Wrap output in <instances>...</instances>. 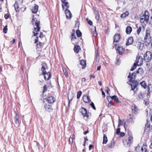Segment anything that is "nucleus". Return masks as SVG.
<instances>
[{"label": "nucleus", "mask_w": 152, "mask_h": 152, "mask_svg": "<svg viewBox=\"0 0 152 152\" xmlns=\"http://www.w3.org/2000/svg\"><path fill=\"white\" fill-rule=\"evenodd\" d=\"M43 108L45 111L47 112H50L53 110V108L52 104L46 103L45 101H43Z\"/></svg>", "instance_id": "7"}, {"label": "nucleus", "mask_w": 152, "mask_h": 152, "mask_svg": "<svg viewBox=\"0 0 152 152\" xmlns=\"http://www.w3.org/2000/svg\"><path fill=\"white\" fill-rule=\"evenodd\" d=\"M109 98H111L112 100L113 99L114 101L117 103H121V102L119 100L118 97L116 95H113L112 96H108Z\"/></svg>", "instance_id": "20"}, {"label": "nucleus", "mask_w": 152, "mask_h": 152, "mask_svg": "<svg viewBox=\"0 0 152 152\" xmlns=\"http://www.w3.org/2000/svg\"><path fill=\"white\" fill-rule=\"evenodd\" d=\"M125 135V134L123 132H121L120 133V137H123Z\"/></svg>", "instance_id": "55"}, {"label": "nucleus", "mask_w": 152, "mask_h": 152, "mask_svg": "<svg viewBox=\"0 0 152 152\" xmlns=\"http://www.w3.org/2000/svg\"><path fill=\"white\" fill-rule=\"evenodd\" d=\"M120 59L119 58H118L116 60V61L115 63V64H116V65H119L120 64Z\"/></svg>", "instance_id": "48"}, {"label": "nucleus", "mask_w": 152, "mask_h": 152, "mask_svg": "<svg viewBox=\"0 0 152 152\" xmlns=\"http://www.w3.org/2000/svg\"><path fill=\"white\" fill-rule=\"evenodd\" d=\"M137 34L138 35L140 34V32L142 30L144 31L145 30V28L143 25H142L138 27H137Z\"/></svg>", "instance_id": "25"}, {"label": "nucleus", "mask_w": 152, "mask_h": 152, "mask_svg": "<svg viewBox=\"0 0 152 152\" xmlns=\"http://www.w3.org/2000/svg\"><path fill=\"white\" fill-rule=\"evenodd\" d=\"M81 49L80 47L78 45H75L74 46L73 50L75 52L78 53L79 50Z\"/></svg>", "instance_id": "31"}, {"label": "nucleus", "mask_w": 152, "mask_h": 152, "mask_svg": "<svg viewBox=\"0 0 152 152\" xmlns=\"http://www.w3.org/2000/svg\"><path fill=\"white\" fill-rule=\"evenodd\" d=\"M140 84L141 87L144 89H145L147 88V93L146 96L148 97V96L150 97V87L148 86H147V83L145 81H142V82H140Z\"/></svg>", "instance_id": "8"}, {"label": "nucleus", "mask_w": 152, "mask_h": 152, "mask_svg": "<svg viewBox=\"0 0 152 152\" xmlns=\"http://www.w3.org/2000/svg\"><path fill=\"white\" fill-rule=\"evenodd\" d=\"M120 128H118L116 129V133L117 134H119L121 132H120Z\"/></svg>", "instance_id": "49"}, {"label": "nucleus", "mask_w": 152, "mask_h": 152, "mask_svg": "<svg viewBox=\"0 0 152 152\" xmlns=\"http://www.w3.org/2000/svg\"><path fill=\"white\" fill-rule=\"evenodd\" d=\"M100 15L99 13L98 12L96 14L95 18L96 20H99V19Z\"/></svg>", "instance_id": "46"}, {"label": "nucleus", "mask_w": 152, "mask_h": 152, "mask_svg": "<svg viewBox=\"0 0 152 152\" xmlns=\"http://www.w3.org/2000/svg\"><path fill=\"white\" fill-rule=\"evenodd\" d=\"M23 67L24 66L23 65H21V68L23 72Z\"/></svg>", "instance_id": "62"}, {"label": "nucleus", "mask_w": 152, "mask_h": 152, "mask_svg": "<svg viewBox=\"0 0 152 152\" xmlns=\"http://www.w3.org/2000/svg\"><path fill=\"white\" fill-rule=\"evenodd\" d=\"M44 36V35L42 32H40L39 34V37L40 38H42Z\"/></svg>", "instance_id": "52"}, {"label": "nucleus", "mask_w": 152, "mask_h": 152, "mask_svg": "<svg viewBox=\"0 0 152 152\" xmlns=\"http://www.w3.org/2000/svg\"><path fill=\"white\" fill-rule=\"evenodd\" d=\"M15 122V126L16 127H19L20 125V121L19 120V116L17 113H16V115L14 117Z\"/></svg>", "instance_id": "10"}, {"label": "nucleus", "mask_w": 152, "mask_h": 152, "mask_svg": "<svg viewBox=\"0 0 152 152\" xmlns=\"http://www.w3.org/2000/svg\"><path fill=\"white\" fill-rule=\"evenodd\" d=\"M147 148V145L145 144H143L141 148L142 152H148Z\"/></svg>", "instance_id": "29"}, {"label": "nucleus", "mask_w": 152, "mask_h": 152, "mask_svg": "<svg viewBox=\"0 0 152 152\" xmlns=\"http://www.w3.org/2000/svg\"><path fill=\"white\" fill-rule=\"evenodd\" d=\"M129 121L131 123H134V115L132 114H129Z\"/></svg>", "instance_id": "33"}, {"label": "nucleus", "mask_w": 152, "mask_h": 152, "mask_svg": "<svg viewBox=\"0 0 152 152\" xmlns=\"http://www.w3.org/2000/svg\"><path fill=\"white\" fill-rule=\"evenodd\" d=\"M86 78L85 77H83L81 81L82 82H85L86 81Z\"/></svg>", "instance_id": "59"}, {"label": "nucleus", "mask_w": 152, "mask_h": 152, "mask_svg": "<svg viewBox=\"0 0 152 152\" xmlns=\"http://www.w3.org/2000/svg\"><path fill=\"white\" fill-rule=\"evenodd\" d=\"M39 6L36 4H34V6L31 9V11L33 13L36 14L38 11Z\"/></svg>", "instance_id": "26"}, {"label": "nucleus", "mask_w": 152, "mask_h": 152, "mask_svg": "<svg viewBox=\"0 0 152 152\" xmlns=\"http://www.w3.org/2000/svg\"><path fill=\"white\" fill-rule=\"evenodd\" d=\"M15 39H14L12 41H10V43L11 45H13L15 42Z\"/></svg>", "instance_id": "58"}, {"label": "nucleus", "mask_w": 152, "mask_h": 152, "mask_svg": "<svg viewBox=\"0 0 152 152\" xmlns=\"http://www.w3.org/2000/svg\"><path fill=\"white\" fill-rule=\"evenodd\" d=\"M63 72L64 73L65 76L66 77H68L69 76L67 72L65 69L64 68H63Z\"/></svg>", "instance_id": "40"}, {"label": "nucleus", "mask_w": 152, "mask_h": 152, "mask_svg": "<svg viewBox=\"0 0 152 152\" xmlns=\"http://www.w3.org/2000/svg\"><path fill=\"white\" fill-rule=\"evenodd\" d=\"M127 135L128 136L127 144H131L132 143L133 140V134L131 132L128 131L127 133Z\"/></svg>", "instance_id": "11"}, {"label": "nucleus", "mask_w": 152, "mask_h": 152, "mask_svg": "<svg viewBox=\"0 0 152 152\" xmlns=\"http://www.w3.org/2000/svg\"><path fill=\"white\" fill-rule=\"evenodd\" d=\"M76 33L77 37H81L82 36V33L79 30H77L76 31Z\"/></svg>", "instance_id": "38"}, {"label": "nucleus", "mask_w": 152, "mask_h": 152, "mask_svg": "<svg viewBox=\"0 0 152 152\" xmlns=\"http://www.w3.org/2000/svg\"><path fill=\"white\" fill-rule=\"evenodd\" d=\"M120 39V35L118 33H116L113 37V43L118 42Z\"/></svg>", "instance_id": "19"}, {"label": "nucleus", "mask_w": 152, "mask_h": 152, "mask_svg": "<svg viewBox=\"0 0 152 152\" xmlns=\"http://www.w3.org/2000/svg\"><path fill=\"white\" fill-rule=\"evenodd\" d=\"M90 105L94 110H96V108L94 105V103L93 102H91Z\"/></svg>", "instance_id": "47"}, {"label": "nucleus", "mask_w": 152, "mask_h": 152, "mask_svg": "<svg viewBox=\"0 0 152 152\" xmlns=\"http://www.w3.org/2000/svg\"><path fill=\"white\" fill-rule=\"evenodd\" d=\"M151 41V31L150 29H146L144 38V42L146 46L149 45Z\"/></svg>", "instance_id": "3"}, {"label": "nucleus", "mask_w": 152, "mask_h": 152, "mask_svg": "<svg viewBox=\"0 0 152 152\" xmlns=\"http://www.w3.org/2000/svg\"><path fill=\"white\" fill-rule=\"evenodd\" d=\"M46 99L48 104H52L55 102L56 100V98L53 96H48Z\"/></svg>", "instance_id": "14"}, {"label": "nucleus", "mask_w": 152, "mask_h": 152, "mask_svg": "<svg viewBox=\"0 0 152 152\" xmlns=\"http://www.w3.org/2000/svg\"><path fill=\"white\" fill-rule=\"evenodd\" d=\"M107 141L108 139L107 136L105 134H104L103 137V142L102 143L103 144H106L107 143Z\"/></svg>", "instance_id": "35"}, {"label": "nucleus", "mask_w": 152, "mask_h": 152, "mask_svg": "<svg viewBox=\"0 0 152 152\" xmlns=\"http://www.w3.org/2000/svg\"><path fill=\"white\" fill-rule=\"evenodd\" d=\"M86 20L87 21L89 25L91 26H92L93 22L91 20H89L88 18H86Z\"/></svg>", "instance_id": "45"}, {"label": "nucleus", "mask_w": 152, "mask_h": 152, "mask_svg": "<svg viewBox=\"0 0 152 152\" xmlns=\"http://www.w3.org/2000/svg\"><path fill=\"white\" fill-rule=\"evenodd\" d=\"M82 98L83 101L85 103H88L91 101V99L86 94L83 95Z\"/></svg>", "instance_id": "22"}, {"label": "nucleus", "mask_w": 152, "mask_h": 152, "mask_svg": "<svg viewBox=\"0 0 152 152\" xmlns=\"http://www.w3.org/2000/svg\"><path fill=\"white\" fill-rule=\"evenodd\" d=\"M62 4V6L63 9H68L69 8V3L66 1L67 0H61Z\"/></svg>", "instance_id": "12"}, {"label": "nucleus", "mask_w": 152, "mask_h": 152, "mask_svg": "<svg viewBox=\"0 0 152 152\" xmlns=\"http://www.w3.org/2000/svg\"><path fill=\"white\" fill-rule=\"evenodd\" d=\"M51 85V82L50 81L47 83V85L45 84L43 87V89L42 90V93L44 94L47 92L48 90V87Z\"/></svg>", "instance_id": "21"}, {"label": "nucleus", "mask_w": 152, "mask_h": 152, "mask_svg": "<svg viewBox=\"0 0 152 152\" xmlns=\"http://www.w3.org/2000/svg\"><path fill=\"white\" fill-rule=\"evenodd\" d=\"M137 65V64L135 62L133 64V66L131 68L130 70L131 71L134 70L136 69Z\"/></svg>", "instance_id": "44"}, {"label": "nucleus", "mask_w": 152, "mask_h": 152, "mask_svg": "<svg viewBox=\"0 0 152 152\" xmlns=\"http://www.w3.org/2000/svg\"><path fill=\"white\" fill-rule=\"evenodd\" d=\"M131 82L132 83L131 85V91H133L134 92V94H135L138 90L137 86L139 83L136 80H134Z\"/></svg>", "instance_id": "9"}, {"label": "nucleus", "mask_w": 152, "mask_h": 152, "mask_svg": "<svg viewBox=\"0 0 152 152\" xmlns=\"http://www.w3.org/2000/svg\"><path fill=\"white\" fill-rule=\"evenodd\" d=\"M107 99L109 102L107 105L108 108H110L112 106H114L115 105V103L112 101L111 98H109L107 96Z\"/></svg>", "instance_id": "24"}, {"label": "nucleus", "mask_w": 152, "mask_h": 152, "mask_svg": "<svg viewBox=\"0 0 152 152\" xmlns=\"http://www.w3.org/2000/svg\"><path fill=\"white\" fill-rule=\"evenodd\" d=\"M106 88V90L105 91L107 92V94H109V92L110 91V89L108 87H106L105 88Z\"/></svg>", "instance_id": "51"}, {"label": "nucleus", "mask_w": 152, "mask_h": 152, "mask_svg": "<svg viewBox=\"0 0 152 152\" xmlns=\"http://www.w3.org/2000/svg\"><path fill=\"white\" fill-rule=\"evenodd\" d=\"M144 103L146 106H147L149 105L150 102H149V100L148 99H145L144 100Z\"/></svg>", "instance_id": "39"}, {"label": "nucleus", "mask_w": 152, "mask_h": 152, "mask_svg": "<svg viewBox=\"0 0 152 152\" xmlns=\"http://www.w3.org/2000/svg\"><path fill=\"white\" fill-rule=\"evenodd\" d=\"M132 31V28L130 26H128L126 28V34H129Z\"/></svg>", "instance_id": "32"}, {"label": "nucleus", "mask_w": 152, "mask_h": 152, "mask_svg": "<svg viewBox=\"0 0 152 152\" xmlns=\"http://www.w3.org/2000/svg\"><path fill=\"white\" fill-rule=\"evenodd\" d=\"M144 96V94L142 92H140V93L138 94L137 97L136 99L138 100L142 99H143Z\"/></svg>", "instance_id": "28"}, {"label": "nucleus", "mask_w": 152, "mask_h": 152, "mask_svg": "<svg viewBox=\"0 0 152 152\" xmlns=\"http://www.w3.org/2000/svg\"><path fill=\"white\" fill-rule=\"evenodd\" d=\"M75 136L74 134H73L72 135V137H71V138L73 140L75 139Z\"/></svg>", "instance_id": "61"}, {"label": "nucleus", "mask_w": 152, "mask_h": 152, "mask_svg": "<svg viewBox=\"0 0 152 152\" xmlns=\"http://www.w3.org/2000/svg\"><path fill=\"white\" fill-rule=\"evenodd\" d=\"M80 112L83 117H86L87 119L91 116V113L87 111V109L84 107H81L80 109Z\"/></svg>", "instance_id": "4"}, {"label": "nucleus", "mask_w": 152, "mask_h": 152, "mask_svg": "<svg viewBox=\"0 0 152 152\" xmlns=\"http://www.w3.org/2000/svg\"><path fill=\"white\" fill-rule=\"evenodd\" d=\"M131 109L132 111L135 114H137L139 111L138 107L134 104L132 105Z\"/></svg>", "instance_id": "15"}, {"label": "nucleus", "mask_w": 152, "mask_h": 152, "mask_svg": "<svg viewBox=\"0 0 152 152\" xmlns=\"http://www.w3.org/2000/svg\"><path fill=\"white\" fill-rule=\"evenodd\" d=\"M92 148H94V146L92 145H89V150H91Z\"/></svg>", "instance_id": "56"}, {"label": "nucleus", "mask_w": 152, "mask_h": 152, "mask_svg": "<svg viewBox=\"0 0 152 152\" xmlns=\"http://www.w3.org/2000/svg\"><path fill=\"white\" fill-rule=\"evenodd\" d=\"M152 58V53L150 51H147L144 54L143 59L146 62L150 61Z\"/></svg>", "instance_id": "6"}, {"label": "nucleus", "mask_w": 152, "mask_h": 152, "mask_svg": "<svg viewBox=\"0 0 152 152\" xmlns=\"http://www.w3.org/2000/svg\"><path fill=\"white\" fill-rule=\"evenodd\" d=\"M127 126V125H126V123H124V128L125 129V130H126V126Z\"/></svg>", "instance_id": "63"}, {"label": "nucleus", "mask_w": 152, "mask_h": 152, "mask_svg": "<svg viewBox=\"0 0 152 152\" xmlns=\"http://www.w3.org/2000/svg\"><path fill=\"white\" fill-rule=\"evenodd\" d=\"M73 139L71 138V137H70L69 138V144H72L73 142Z\"/></svg>", "instance_id": "50"}, {"label": "nucleus", "mask_w": 152, "mask_h": 152, "mask_svg": "<svg viewBox=\"0 0 152 152\" xmlns=\"http://www.w3.org/2000/svg\"><path fill=\"white\" fill-rule=\"evenodd\" d=\"M133 37H130L127 40L126 45L127 46L131 45L133 43Z\"/></svg>", "instance_id": "23"}, {"label": "nucleus", "mask_w": 152, "mask_h": 152, "mask_svg": "<svg viewBox=\"0 0 152 152\" xmlns=\"http://www.w3.org/2000/svg\"><path fill=\"white\" fill-rule=\"evenodd\" d=\"M41 65L42 74L44 76V78L45 80H48L51 78V74L50 72H47L46 71V68L47 66V64L45 62H43L42 63Z\"/></svg>", "instance_id": "2"}, {"label": "nucleus", "mask_w": 152, "mask_h": 152, "mask_svg": "<svg viewBox=\"0 0 152 152\" xmlns=\"http://www.w3.org/2000/svg\"><path fill=\"white\" fill-rule=\"evenodd\" d=\"M127 77L128 78H130L129 80V82H132L133 81L135 80V73L134 72L131 75V73L129 72V75Z\"/></svg>", "instance_id": "18"}, {"label": "nucleus", "mask_w": 152, "mask_h": 152, "mask_svg": "<svg viewBox=\"0 0 152 152\" xmlns=\"http://www.w3.org/2000/svg\"><path fill=\"white\" fill-rule=\"evenodd\" d=\"M90 80H91L92 78H94L95 77V76L93 75H90Z\"/></svg>", "instance_id": "57"}, {"label": "nucleus", "mask_w": 152, "mask_h": 152, "mask_svg": "<svg viewBox=\"0 0 152 152\" xmlns=\"http://www.w3.org/2000/svg\"><path fill=\"white\" fill-rule=\"evenodd\" d=\"M4 17L5 19H7L10 16L9 14L7 13L5 15Z\"/></svg>", "instance_id": "53"}, {"label": "nucleus", "mask_w": 152, "mask_h": 152, "mask_svg": "<svg viewBox=\"0 0 152 152\" xmlns=\"http://www.w3.org/2000/svg\"><path fill=\"white\" fill-rule=\"evenodd\" d=\"M115 141L114 140L112 141L108 145V147L110 148H113L115 146Z\"/></svg>", "instance_id": "36"}, {"label": "nucleus", "mask_w": 152, "mask_h": 152, "mask_svg": "<svg viewBox=\"0 0 152 152\" xmlns=\"http://www.w3.org/2000/svg\"><path fill=\"white\" fill-rule=\"evenodd\" d=\"M7 27V25H6L3 28V32L5 34H6L7 32L8 29Z\"/></svg>", "instance_id": "43"}, {"label": "nucleus", "mask_w": 152, "mask_h": 152, "mask_svg": "<svg viewBox=\"0 0 152 152\" xmlns=\"http://www.w3.org/2000/svg\"><path fill=\"white\" fill-rule=\"evenodd\" d=\"M142 69L141 68H140L138 69V70L136 72V73L137 74H139L140 73V72H141V71H142Z\"/></svg>", "instance_id": "54"}, {"label": "nucleus", "mask_w": 152, "mask_h": 152, "mask_svg": "<svg viewBox=\"0 0 152 152\" xmlns=\"http://www.w3.org/2000/svg\"><path fill=\"white\" fill-rule=\"evenodd\" d=\"M116 50L120 55H122L124 53L125 49L122 46H119L117 47Z\"/></svg>", "instance_id": "16"}, {"label": "nucleus", "mask_w": 152, "mask_h": 152, "mask_svg": "<svg viewBox=\"0 0 152 152\" xmlns=\"http://www.w3.org/2000/svg\"><path fill=\"white\" fill-rule=\"evenodd\" d=\"M15 10L16 12H18L19 10V8L18 4H14Z\"/></svg>", "instance_id": "41"}, {"label": "nucleus", "mask_w": 152, "mask_h": 152, "mask_svg": "<svg viewBox=\"0 0 152 152\" xmlns=\"http://www.w3.org/2000/svg\"><path fill=\"white\" fill-rule=\"evenodd\" d=\"M149 18V13L148 11L146 10L145 11L144 14L140 18V22L143 23L145 21L147 22L148 21Z\"/></svg>", "instance_id": "5"}, {"label": "nucleus", "mask_w": 152, "mask_h": 152, "mask_svg": "<svg viewBox=\"0 0 152 152\" xmlns=\"http://www.w3.org/2000/svg\"><path fill=\"white\" fill-rule=\"evenodd\" d=\"M82 92L81 91H78L77 94V99H79L82 95Z\"/></svg>", "instance_id": "42"}, {"label": "nucleus", "mask_w": 152, "mask_h": 152, "mask_svg": "<svg viewBox=\"0 0 152 152\" xmlns=\"http://www.w3.org/2000/svg\"><path fill=\"white\" fill-rule=\"evenodd\" d=\"M143 59L142 56H137L136 60L135 63L139 66H141L143 64Z\"/></svg>", "instance_id": "13"}, {"label": "nucleus", "mask_w": 152, "mask_h": 152, "mask_svg": "<svg viewBox=\"0 0 152 152\" xmlns=\"http://www.w3.org/2000/svg\"><path fill=\"white\" fill-rule=\"evenodd\" d=\"M129 15V12L128 11H126L125 12L122 13L121 15V17L122 18L126 17Z\"/></svg>", "instance_id": "37"}, {"label": "nucleus", "mask_w": 152, "mask_h": 152, "mask_svg": "<svg viewBox=\"0 0 152 152\" xmlns=\"http://www.w3.org/2000/svg\"><path fill=\"white\" fill-rule=\"evenodd\" d=\"M68 99L69 101L68 104V106L69 107L70 106V102L72 100V99L73 96L72 95H70L69 94H68Z\"/></svg>", "instance_id": "34"}, {"label": "nucleus", "mask_w": 152, "mask_h": 152, "mask_svg": "<svg viewBox=\"0 0 152 152\" xmlns=\"http://www.w3.org/2000/svg\"><path fill=\"white\" fill-rule=\"evenodd\" d=\"M80 65H82V69L85 68L86 65V61L84 59L80 60Z\"/></svg>", "instance_id": "27"}, {"label": "nucleus", "mask_w": 152, "mask_h": 152, "mask_svg": "<svg viewBox=\"0 0 152 152\" xmlns=\"http://www.w3.org/2000/svg\"><path fill=\"white\" fill-rule=\"evenodd\" d=\"M95 32H94L93 33V35L94 37H96L97 35V33H96V29L95 30Z\"/></svg>", "instance_id": "60"}, {"label": "nucleus", "mask_w": 152, "mask_h": 152, "mask_svg": "<svg viewBox=\"0 0 152 152\" xmlns=\"http://www.w3.org/2000/svg\"><path fill=\"white\" fill-rule=\"evenodd\" d=\"M89 132V131H88V129L86 131H85L84 133V134H85V135H86V134H87Z\"/></svg>", "instance_id": "64"}, {"label": "nucleus", "mask_w": 152, "mask_h": 152, "mask_svg": "<svg viewBox=\"0 0 152 152\" xmlns=\"http://www.w3.org/2000/svg\"><path fill=\"white\" fill-rule=\"evenodd\" d=\"M33 18L32 20V23L34 28V30L33 33L34 34L32 36L36 37V38L34 39L35 44H36V48L40 49L42 48L43 46V44L40 42L38 41L39 38L37 36L38 34V32H39L40 29V21L39 20L37 19L36 18L34 17V15H33Z\"/></svg>", "instance_id": "1"}, {"label": "nucleus", "mask_w": 152, "mask_h": 152, "mask_svg": "<svg viewBox=\"0 0 152 152\" xmlns=\"http://www.w3.org/2000/svg\"><path fill=\"white\" fill-rule=\"evenodd\" d=\"M75 30L73 29L72 31V33L71 36V41H72L74 40V39H76L77 37L75 35Z\"/></svg>", "instance_id": "30"}, {"label": "nucleus", "mask_w": 152, "mask_h": 152, "mask_svg": "<svg viewBox=\"0 0 152 152\" xmlns=\"http://www.w3.org/2000/svg\"><path fill=\"white\" fill-rule=\"evenodd\" d=\"M64 12L67 19H70L71 18L72 16V14L70 11L68 9H65Z\"/></svg>", "instance_id": "17"}]
</instances>
